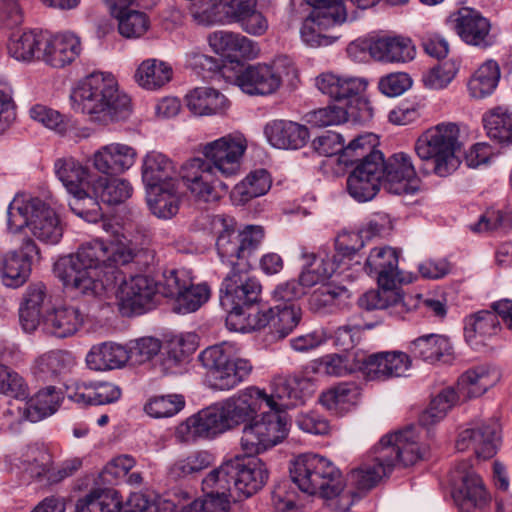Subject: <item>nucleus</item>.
I'll return each instance as SVG.
<instances>
[{
    "mask_svg": "<svg viewBox=\"0 0 512 512\" xmlns=\"http://www.w3.org/2000/svg\"><path fill=\"white\" fill-rule=\"evenodd\" d=\"M271 393L248 387L217 402L229 430L245 424L240 447L258 455L281 443L288 435L286 410L303 402L313 392V383L301 375H277Z\"/></svg>",
    "mask_w": 512,
    "mask_h": 512,
    "instance_id": "nucleus-1",
    "label": "nucleus"
},
{
    "mask_svg": "<svg viewBox=\"0 0 512 512\" xmlns=\"http://www.w3.org/2000/svg\"><path fill=\"white\" fill-rule=\"evenodd\" d=\"M290 476L302 492L330 500V506L336 512H348L354 504L352 492L344 489L340 469L324 456L299 455L292 462Z\"/></svg>",
    "mask_w": 512,
    "mask_h": 512,
    "instance_id": "nucleus-5",
    "label": "nucleus"
},
{
    "mask_svg": "<svg viewBox=\"0 0 512 512\" xmlns=\"http://www.w3.org/2000/svg\"><path fill=\"white\" fill-rule=\"evenodd\" d=\"M96 198L108 205L124 203L133 194V187L127 179L97 176L91 184Z\"/></svg>",
    "mask_w": 512,
    "mask_h": 512,
    "instance_id": "nucleus-50",
    "label": "nucleus"
},
{
    "mask_svg": "<svg viewBox=\"0 0 512 512\" xmlns=\"http://www.w3.org/2000/svg\"><path fill=\"white\" fill-rule=\"evenodd\" d=\"M233 473V463L230 458L210 471L202 480L204 496L224 512H228L231 502H237Z\"/></svg>",
    "mask_w": 512,
    "mask_h": 512,
    "instance_id": "nucleus-23",
    "label": "nucleus"
},
{
    "mask_svg": "<svg viewBox=\"0 0 512 512\" xmlns=\"http://www.w3.org/2000/svg\"><path fill=\"white\" fill-rule=\"evenodd\" d=\"M212 226L217 233L216 250L221 261L231 270L249 271L250 257L264 239L263 228L247 225L238 231L235 219L225 215H215Z\"/></svg>",
    "mask_w": 512,
    "mask_h": 512,
    "instance_id": "nucleus-6",
    "label": "nucleus"
},
{
    "mask_svg": "<svg viewBox=\"0 0 512 512\" xmlns=\"http://www.w3.org/2000/svg\"><path fill=\"white\" fill-rule=\"evenodd\" d=\"M246 149V138L235 132L203 144L200 151L217 172L225 178H231L240 173L241 159Z\"/></svg>",
    "mask_w": 512,
    "mask_h": 512,
    "instance_id": "nucleus-14",
    "label": "nucleus"
},
{
    "mask_svg": "<svg viewBox=\"0 0 512 512\" xmlns=\"http://www.w3.org/2000/svg\"><path fill=\"white\" fill-rule=\"evenodd\" d=\"M248 271L231 270L220 288V304L227 311L226 326L229 330L241 332L237 323L246 326L250 311L260 299L261 285L247 275Z\"/></svg>",
    "mask_w": 512,
    "mask_h": 512,
    "instance_id": "nucleus-8",
    "label": "nucleus"
},
{
    "mask_svg": "<svg viewBox=\"0 0 512 512\" xmlns=\"http://www.w3.org/2000/svg\"><path fill=\"white\" fill-rule=\"evenodd\" d=\"M213 462L207 451H196L186 457L177 459L168 468V476L177 481L208 468Z\"/></svg>",
    "mask_w": 512,
    "mask_h": 512,
    "instance_id": "nucleus-57",
    "label": "nucleus"
},
{
    "mask_svg": "<svg viewBox=\"0 0 512 512\" xmlns=\"http://www.w3.org/2000/svg\"><path fill=\"white\" fill-rule=\"evenodd\" d=\"M76 363V358L71 352L51 350L35 359L32 373L38 381L65 383Z\"/></svg>",
    "mask_w": 512,
    "mask_h": 512,
    "instance_id": "nucleus-27",
    "label": "nucleus"
},
{
    "mask_svg": "<svg viewBox=\"0 0 512 512\" xmlns=\"http://www.w3.org/2000/svg\"><path fill=\"white\" fill-rule=\"evenodd\" d=\"M321 365L328 375L346 376L356 371L363 373L364 356L357 358L354 354H329L322 358Z\"/></svg>",
    "mask_w": 512,
    "mask_h": 512,
    "instance_id": "nucleus-61",
    "label": "nucleus"
},
{
    "mask_svg": "<svg viewBox=\"0 0 512 512\" xmlns=\"http://www.w3.org/2000/svg\"><path fill=\"white\" fill-rule=\"evenodd\" d=\"M353 171L347 178V190L349 195L358 202L372 200L379 192L381 179V151L373 147L364 154L358 156Z\"/></svg>",
    "mask_w": 512,
    "mask_h": 512,
    "instance_id": "nucleus-16",
    "label": "nucleus"
},
{
    "mask_svg": "<svg viewBox=\"0 0 512 512\" xmlns=\"http://www.w3.org/2000/svg\"><path fill=\"white\" fill-rule=\"evenodd\" d=\"M118 283L116 298L122 315L142 314L156 306L158 284L153 278L136 275L125 279L120 271V278L110 289Z\"/></svg>",
    "mask_w": 512,
    "mask_h": 512,
    "instance_id": "nucleus-13",
    "label": "nucleus"
},
{
    "mask_svg": "<svg viewBox=\"0 0 512 512\" xmlns=\"http://www.w3.org/2000/svg\"><path fill=\"white\" fill-rule=\"evenodd\" d=\"M345 21L326 15L321 10H313L303 22L300 30L302 41L309 47L317 48L333 44L338 37L328 35L326 30Z\"/></svg>",
    "mask_w": 512,
    "mask_h": 512,
    "instance_id": "nucleus-36",
    "label": "nucleus"
},
{
    "mask_svg": "<svg viewBox=\"0 0 512 512\" xmlns=\"http://www.w3.org/2000/svg\"><path fill=\"white\" fill-rule=\"evenodd\" d=\"M374 45V59L378 61L404 63L415 56L414 46L408 38L379 37Z\"/></svg>",
    "mask_w": 512,
    "mask_h": 512,
    "instance_id": "nucleus-49",
    "label": "nucleus"
},
{
    "mask_svg": "<svg viewBox=\"0 0 512 512\" xmlns=\"http://www.w3.org/2000/svg\"><path fill=\"white\" fill-rule=\"evenodd\" d=\"M40 324L46 334L64 339L79 331L84 324V315L75 306L60 305L48 309Z\"/></svg>",
    "mask_w": 512,
    "mask_h": 512,
    "instance_id": "nucleus-31",
    "label": "nucleus"
},
{
    "mask_svg": "<svg viewBox=\"0 0 512 512\" xmlns=\"http://www.w3.org/2000/svg\"><path fill=\"white\" fill-rule=\"evenodd\" d=\"M137 150L128 144L113 142L99 147L92 156L93 167L104 175H121L136 162Z\"/></svg>",
    "mask_w": 512,
    "mask_h": 512,
    "instance_id": "nucleus-25",
    "label": "nucleus"
},
{
    "mask_svg": "<svg viewBox=\"0 0 512 512\" xmlns=\"http://www.w3.org/2000/svg\"><path fill=\"white\" fill-rule=\"evenodd\" d=\"M33 120L41 123L48 129L62 136H78L74 131V125L70 119L65 118L58 111L44 105H35L30 109Z\"/></svg>",
    "mask_w": 512,
    "mask_h": 512,
    "instance_id": "nucleus-60",
    "label": "nucleus"
},
{
    "mask_svg": "<svg viewBox=\"0 0 512 512\" xmlns=\"http://www.w3.org/2000/svg\"><path fill=\"white\" fill-rule=\"evenodd\" d=\"M65 394L80 405H105L121 397V389L109 382L65 384Z\"/></svg>",
    "mask_w": 512,
    "mask_h": 512,
    "instance_id": "nucleus-34",
    "label": "nucleus"
},
{
    "mask_svg": "<svg viewBox=\"0 0 512 512\" xmlns=\"http://www.w3.org/2000/svg\"><path fill=\"white\" fill-rule=\"evenodd\" d=\"M459 399L460 397L454 388L446 387L442 389L431 400L429 407L421 413L419 417L420 424L430 426L441 421Z\"/></svg>",
    "mask_w": 512,
    "mask_h": 512,
    "instance_id": "nucleus-56",
    "label": "nucleus"
},
{
    "mask_svg": "<svg viewBox=\"0 0 512 512\" xmlns=\"http://www.w3.org/2000/svg\"><path fill=\"white\" fill-rule=\"evenodd\" d=\"M172 76L173 69L170 64L160 59L150 58L139 64L134 79L143 89L156 91L169 83Z\"/></svg>",
    "mask_w": 512,
    "mask_h": 512,
    "instance_id": "nucleus-46",
    "label": "nucleus"
},
{
    "mask_svg": "<svg viewBox=\"0 0 512 512\" xmlns=\"http://www.w3.org/2000/svg\"><path fill=\"white\" fill-rule=\"evenodd\" d=\"M210 295L211 289L207 283L193 284L192 282L175 299L173 311L179 314L195 312L208 301Z\"/></svg>",
    "mask_w": 512,
    "mask_h": 512,
    "instance_id": "nucleus-59",
    "label": "nucleus"
},
{
    "mask_svg": "<svg viewBox=\"0 0 512 512\" xmlns=\"http://www.w3.org/2000/svg\"><path fill=\"white\" fill-rule=\"evenodd\" d=\"M271 183V177L267 170L256 169L234 187L232 198L237 204L243 205L252 198L266 194L271 187Z\"/></svg>",
    "mask_w": 512,
    "mask_h": 512,
    "instance_id": "nucleus-54",
    "label": "nucleus"
},
{
    "mask_svg": "<svg viewBox=\"0 0 512 512\" xmlns=\"http://www.w3.org/2000/svg\"><path fill=\"white\" fill-rule=\"evenodd\" d=\"M315 85L321 93L339 101L363 92L366 89L367 82L363 78L340 76L326 72L316 77Z\"/></svg>",
    "mask_w": 512,
    "mask_h": 512,
    "instance_id": "nucleus-38",
    "label": "nucleus"
},
{
    "mask_svg": "<svg viewBox=\"0 0 512 512\" xmlns=\"http://www.w3.org/2000/svg\"><path fill=\"white\" fill-rule=\"evenodd\" d=\"M50 462L51 454L45 448L34 445L28 446L13 459L12 468L29 478L42 481Z\"/></svg>",
    "mask_w": 512,
    "mask_h": 512,
    "instance_id": "nucleus-48",
    "label": "nucleus"
},
{
    "mask_svg": "<svg viewBox=\"0 0 512 512\" xmlns=\"http://www.w3.org/2000/svg\"><path fill=\"white\" fill-rule=\"evenodd\" d=\"M216 172L211 163L204 158L195 157L181 166L179 175L197 200L215 202L220 198V191L228 190V185L216 176Z\"/></svg>",
    "mask_w": 512,
    "mask_h": 512,
    "instance_id": "nucleus-15",
    "label": "nucleus"
},
{
    "mask_svg": "<svg viewBox=\"0 0 512 512\" xmlns=\"http://www.w3.org/2000/svg\"><path fill=\"white\" fill-rule=\"evenodd\" d=\"M30 219L32 235L44 244L55 245L63 236V227L56 212L42 201H35Z\"/></svg>",
    "mask_w": 512,
    "mask_h": 512,
    "instance_id": "nucleus-37",
    "label": "nucleus"
},
{
    "mask_svg": "<svg viewBox=\"0 0 512 512\" xmlns=\"http://www.w3.org/2000/svg\"><path fill=\"white\" fill-rule=\"evenodd\" d=\"M381 179L387 192L395 195L414 194L418 190V179L412 157L398 152L384 160L381 153Z\"/></svg>",
    "mask_w": 512,
    "mask_h": 512,
    "instance_id": "nucleus-18",
    "label": "nucleus"
},
{
    "mask_svg": "<svg viewBox=\"0 0 512 512\" xmlns=\"http://www.w3.org/2000/svg\"><path fill=\"white\" fill-rule=\"evenodd\" d=\"M189 111L196 116H212L225 112L228 108L227 98L211 87H196L185 96Z\"/></svg>",
    "mask_w": 512,
    "mask_h": 512,
    "instance_id": "nucleus-39",
    "label": "nucleus"
},
{
    "mask_svg": "<svg viewBox=\"0 0 512 512\" xmlns=\"http://www.w3.org/2000/svg\"><path fill=\"white\" fill-rule=\"evenodd\" d=\"M423 455L424 449L419 443L417 428L409 425L381 437L367 458L350 471L348 482L359 491L370 490L397 465H414Z\"/></svg>",
    "mask_w": 512,
    "mask_h": 512,
    "instance_id": "nucleus-3",
    "label": "nucleus"
},
{
    "mask_svg": "<svg viewBox=\"0 0 512 512\" xmlns=\"http://www.w3.org/2000/svg\"><path fill=\"white\" fill-rule=\"evenodd\" d=\"M81 44L77 36L71 33L50 35L43 33L40 60L54 68H63L71 64L80 54Z\"/></svg>",
    "mask_w": 512,
    "mask_h": 512,
    "instance_id": "nucleus-28",
    "label": "nucleus"
},
{
    "mask_svg": "<svg viewBox=\"0 0 512 512\" xmlns=\"http://www.w3.org/2000/svg\"><path fill=\"white\" fill-rule=\"evenodd\" d=\"M191 2L189 12L200 25H213L224 22V7L221 0H189Z\"/></svg>",
    "mask_w": 512,
    "mask_h": 512,
    "instance_id": "nucleus-62",
    "label": "nucleus"
},
{
    "mask_svg": "<svg viewBox=\"0 0 512 512\" xmlns=\"http://www.w3.org/2000/svg\"><path fill=\"white\" fill-rule=\"evenodd\" d=\"M54 172L58 180L73 195L69 203L72 212L87 222L95 223L102 218L101 207L89 195V169L73 157L59 158L54 163Z\"/></svg>",
    "mask_w": 512,
    "mask_h": 512,
    "instance_id": "nucleus-9",
    "label": "nucleus"
},
{
    "mask_svg": "<svg viewBox=\"0 0 512 512\" xmlns=\"http://www.w3.org/2000/svg\"><path fill=\"white\" fill-rule=\"evenodd\" d=\"M63 393L54 386H47L39 390L31 399L29 415L33 421L54 414L61 405Z\"/></svg>",
    "mask_w": 512,
    "mask_h": 512,
    "instance_id": "nucleus-58",
    "label": "nucleus"
},
{
    "mask_svg": "<svg viewBox=\"0 0 512 512\" xmlns=\"http://www.w3.org/2000/svg\"><path fill=\"white\" fill-rule=\"evenodd\" d=\"M302 318V310L296 303L277 304L267 310H255L246 322V326L237 323L241 333L267 329L266 345L285 339L298 326Z\"/></svg>",
    "mask_w": 512,
    "mask_h": 512,
    "instance_id": "nucleus-12",
    "label": "nucleus"
},
{
    "mask_svg": "<svg viewBox=\"0 0 512 512\" xmlns=\"http://www.w3.org/2000/svg\"><path fill=\"white\" fill-rule=\"evenodd\" d=\"M298 71L287 56H280L269 64L249 65L236 77L240 89L250 95H270L276 92L284 81L294 84Z\"/></svg>",
    "mask_w": 512,
    "mask_h": 512,
    "instance_id": "nucleus-11",
    "label": "nucleus"
},
{
    "mask_svg": "<svg viewBox=\"0 0 512 512\" xmlns=\"http://www.w3.org/2000/svg\"><path fill=\"white\" fill-rule=\"evenodd\" d=\"M43 31H28L14 34L8 43L7 49L11 57L18 61L30 62L40 60Z\"/></svg>",
    "mask_w": 512,
    "mask_h": 512,
    "instance_id": "nucleus-53",
    "label": "nucleus"
},
{
    "mask_svg": "<svg viewBox=\"0 0 512 512\" xmlns=\"http://www.w3.org/2000/svg\"><path fill=\"white\" fill-rule=\"evenodd\" d=\"M245 455L231 458L237 502L256 494L264 487L269 477L266 464L261 459L253 457L254 455Z\"/></svg>",
    "mask_w": 512,
    "mask_h": 512,
    "instance_id": "nucleus-19",
    "label": "nucleus"
},
{
    "mask_svg": "<svg viewBox=\"0 0 512 512\" xmlns=\"http://www.w3.org/2000/svg\"><path fill=\"white\" fill-rule=\"evenodd\" d=\"M306 264L299 275V283L306 289L330 278L340 265L337 255L318 257L314 254H303Z\"/></svg>",
    "mask_w": 512,
    "mask_h": 512,
    "instance_id": "nucleus-45",
    "label": "nucleus"
},
{
    "mask_svg": "<svg viewBox=\"0 0 512 512\" xmlns=\"http://www.w3.org/2000/svg\"><path fill=\"white\" fill-rule=\"evenodd\" d=\"M146 193L147 203L155 216L170 219L177 214L181 201L179 181L147 189Z\"/></svg>",
    "mask_w": 512,
    "mask_h": 512,
    "instance_id": "nucleus-43",
    "label": "nucleus"
},
{
    "mask_svg": "<svg viewBox=\"0 0 512 512\" xmlns=\"http://www.w3.org/2000/svg\"><path fill=\"white\" fill-rule=\"evenodd\" d=\"M403 296L396 291V287H380L379 290H371L363 294L359 300V306L366 310L386 309L391 306L403 305Z\"/></svg>",
    "mask_w": 512,
    "mask_h": 512,
    "instance_id": "nucleus-63",
    "label": "nucleus"
},
{
    "mask_svg": "<svg viewBox=\"0 0 512 512\" xmlns=\"http://www.w3.org/2000/svg\"><path fill=\"white\" fill-rule=\"evenodd\" d=\"M499 437L495 422L475 424L461 431L456 440L458 451H472L478 459L492 458L498 448Z\"/></svg>",
    "mask_w": 512,
    "mask_h": 512,
    "instance_id": "nucleus-24",
    "label": "nucleus"
},
{
    "mask_svg": "<svg viewBox=\"0 0 512 512\" xmlns=\"http://www.w3.org/2000/svg\"><path fill=\"white\" fill-rule=\"evenodd\" d=\"M371 136H359L353 139L347 146H344L343 137L336 133L328 131L325 134L315 138L312 142L314 150L322 156H332L340 153V163L348 166L354 165L358 156H364L372 148L368 140Z\"/></svg>",
    "mask_w": 512,
    "mask_h": 512,
    "instance_id": "nucleus-21",
    "label": "nucleus"
},
{
    "mask_svg": "<svg viewBox=\"0 0 512 512\" xmlns=\"http://www.w3.org/2000/svg\"><path fill=\"white\" fill-rule=\"evenodd\" d=\"M459 136L456 123L443 122L423 132L416 140L414 150L422 161L431 163L435 175L447 177L460 165L456 155L461 148Z\"/></svg>",
    "mask_w": 512,
    "mask_h": 512,
    "instance_id": "nucleus-7",
    "label": "nucleus"
},
{
    "mask_svg": "<svg viewBox=\"0 0 512 512\" xmlns=\"http://www.w3.org/2000/svg\"><path fill=\"white\" fill-rule=\"evenodd\" d=\"M229 431L218 403L204 408L187 418L177 427V436L189 442L196 439H213Z\"/></svg>",
    "mask_w": 512,
    "mask_h": 512,
    "instance_id": "nucleus-20",
    "label": "nucleus"
},
{
    "mask_svg": "<svg viewBox=\"0 0 512 512\" xmlns=\"http://www.w3.org/2000/svg\"><path fill=\"white\" fill-rule=\"evenodd\" d=\"M199 360L210 375L211 387L228 391L237 387L252 372L249 360L235 357L234 346L223 342L203 350Z\"/></svg>",
    "mask_w": 512,
    "mask_h": 512,
    "instance_id": "nucleus-10",
    "label": "nucleus"
},
{
    "mask_svg": "<svg viewBox=\"0 0 512 512\" xmlns=\"http://www.w3.org/2000/svg\"><path fill=\"white\" fill-rule=\"evenodd\" d=\"M40 258V250L31 238H25L21 245L5 253L0 252V278L4 286L18 288L29 279L32 264Z\"/></svg>",
    "mask_w": 512,
    "mask_h": 512,
    "instance_id": "nucleus-17",
    "label": "nucleus"
},
{
    "mask_svg": "<svg viewBox=\"0 0 512 512\" xmlns=\"http://www.w3.org/2000/svg\"><path fill=\"white\" fill-rule=\"evenodd\" d=\"M142 181L147 190L179 180L173 162L164 154L152 151L143 158Z\"/></svg>",
    "mask_w": 512,
    "mask_h": 512,
    "instance_id": "nucleus-41",
    "label": "nucleus"
},
{
    "mask_svg": "<svg viewBox=\"0 0 512 512\" xmlns=\"http://www.w3.org/2000/svg\"><path fill=\"white\" fill-rule=\"evenodd\" d=\"M118 21L119 33L126 38H138L148 29V18L145 13L132 9L121 10L119 15H112Z\"/></svg>",
    "mask_w": 512,
    "mask_h": 512,
    "instance_id": "nucleus-64",
    "label": "nucleus"
},
{
    "mask_svg": "<svg viewBox=\"0 0 512 512\" xmlns=\"http://www.w3.org/2000/svg\"><path fill=\"white\" fill-rule=\"evenodd\" d=\"M267 141L278 149H300L309 139L306 126L289 120H273L264 127Z\"/></svg>",
    "mask_w": 512,
    "mask_h": 512,
    "instance_id": "nucleus-35",
    "label": "nucleus"
},
{
    "mask_svg": "<svg viewBox=\"0 0 512 512\" xmlns=\"http://www.w3.org/2000/svg\"><path fill=\"white\" fill-rule=\"evenodd\" d=\"M409 353L414 357L428 363H434L448 356L452 352V345L446 336L427 334L410 342Z\"/></svg>",
    "mask_w": 512,
    "mask_h": 512,
    "instance_id": "nucleus-47",
    "label": "nucleus"
},
{
    "mask_svg": "<svg viewBox=\"0 0 512 512\" xmlns=\"http://www.w3.org/2000/svg\"><path fill=\"white\" fill-rule=\"evenodd\" d=\"M451 18L456 33L466 44L479 48H487L493 44L490 22L479 11L463 7Z\"/></svg>",
    "mask_w": 512,
    "mask_h": 512,
    "instance_id": "nucleus-22",
    "label": "nucleus"
},
{
    "mask_svg": "<svg viewBox=\"0 0 512 512\" xmlns=\"http://www.w3.org/2000/svg\"><path fill=\"white\" fill-rule=\"evenodd\" d=\"M121 499L118 492L111 488H93L75 505V512H118Z\"/></svg>",
    "mask_w": 512,
    "mask_h": 512,
    "instance_id": "nucleus-52",
    "label": "nucleus"
},
{
    "mask_svg": "<svg viewBox=\"0 0 512 512\" xmlns=\"http://www.w3.org/2000/svg\"><path fill=\"white\" fill-rule=\"evenodd\" d=\"M499 373L488 366H478L467 370L457 383L456 393L466 400L483 395L499 380Z\"/></svg>",
    "mask_w": 512,
    "mask_h": 512,
    "instance_id": "nucleus-40",
    "label": "nucleus"
},
{
    "mask_svg": "<svg viewBox=\"0 0 512 512\" xmlns=\"http://www.w3.org/2000/svg\"><path fill=\"white\" fill-rule=\"evenodd\" d=\"M49 298L46 287L42 283L32 284L28 287L24 302L19 309V321L25 332H33L42 320V309Z\"/></svg>",
    "mask_w": 512,
    "mask_h": 512,
    "instance_id": "nucleus-44",
    "label": "nucleus"
},
{
    "mask_svg": "<svg viewBox=\"0 0 512 512\" xmlns=\"http://www.w3.org/2000/svg\"><path fill=\"white\" fill-rule=\"evenodd\" d=\"M399 255L396 249L383 246L370 251L365 263V270L377 278L379 287H396L403 282L398 269Z\"/></svg>",
    "mask_w": 512,
    "mask_h": 512,
    "instance_id": "nucleus-29",
    "label": "nucleus"
},
{
    "mask_svg": "<svg viewBox=\"0 0 512 512\" xmlns=\"http://www.w3.org/2000/svg\"><path fill=\"white\" fill-rule=\"evenodd\" d=\"M134 250L121 239H93L75 253L60 257L53 267L55 276L66 288L83 295L100 296L120 278V266L128 264Z\"/></svg>",
    "mask_w": 512,
    "mask_h": 512,
    "instance_id": "nucleus-2",
    "label": "nucleus"
},
{
    "mask_svg": "<svg viewBox=\"0 0 512 512\" xmlns=\"http://www.w3.org/2000/svg\"><path fill=\"white\" fill-rule=\"evenodd\" d=\"M500 79V68L496 61L488 60L472 75L468 82L470 95L476 99L490 96L496 89Z\"/></svg>",
    "mask_w": 512,
    "mask_h": 512,
    "instance_id": "nucleus-55",
    "label": "nucleus"
},
{
    "mask_svg": "<svg viewBox=\"0 0 512 512\" xmlns=\"http://www.w3.org/2000/svg\"><path fill=\"white\" fill-rule=\"evenodd\" d=\"M490 139L500 145H509L512 140V112L508 106H497L487 111L482 118Z\"/></svg>",
    "mask_w": 512,
    "mask_h": 512,
    "instance_id": "nucleus-51",
    "label": "nucleus"
},
{
    "mask_svg": "<svg viewBox=\"0 0 512 512\" xmlns=\"http://www.w3.org/2000/svg\"><path fill=\"white\" fill-rule=\"evenodd\" d=\"M501 331L499 319L494 312L480 310L464 319V338L474 350H480Z\"/></svg>",
    "mask_w": 512,
    "mask_h": 512,
    "instance_id": "nucleus-33",
    "label": "nucleus"
},
{
    "mask_svg": "<svg viewBox=\"0 0 512 512\" xmlns=\"http://www.w3.org/2000/svg\"><path fill=\"white\" fill-rule=\"evenodd\" d=\"M128 360V350L114 342L93 345L86 355L88 367L95 371L118 369L123 367Z\"/></svg>",
    "mask_w": 512,
    "mask_h": 512,
    "instance_id": "nucleus-42",
    "label": "nucleus"
},
{
    "mask_svg": "<svg viewBox=\"0 0 512 512\" xmlns=\"http://www.w3.org/2000/svg\"><path fill=\"white\" fill-rule=\"evenodd\" d=\"M410 367V356L404 352H378L364 356L363 374L371 380H385L405 376Z\"/></svg>",
    "mask_w": 512,
    "mask_h": 512,
    "instance_id": "nucleus-30",
    "label": "nucleus"
},
{
    "mask_svg": "<svg viewBox=\"0 0 512 512\" xmlns=\"http://www.w3.org/2000/svg\"><path fill=\"white\" fill-rule=\"evenodd\" d=\"M455 473L460 484L454 488L452 496L462 511L482 508L489 502V494L481 477L465 463L460 464Z\"/></svg>",
    "mask_w": 512,
    "mask_h": 512,
    "instance_id": "nucleus-26",
    "label": "nucleus"
},
{
    "mask_svg": "<svg viewBox=\"0 0 512 512\" xmlns=\"http://www.w3.org/2000/svg\"><path fill=\"white\" fill-rule=\"evenodd\" d=\"M212 50L231 61L254 59L259 54V47L253 40L232 31H214L208 36Z\"/></svg>",
    "mask_w": 512,
    "mask_h": 512,
    "instance_id": "nucleus-32",
    "label": "nucleus"
},
{
    "mask_svg": "<svg viewBox=\"0 0 512 512\" xmlns=\"http://www.w3.org/2000/svg\"><path fill=\"white\" fill-rule=\"evenodd\" d=\"M73 108L89 116L92 122L108 125L127 120L132 113L131 99L118 88L110 73L94 72L72 90Z\"/></svg>",
    "mask_w": 512,
    "mask_h": 512,
    "instance_id": "nucleus-4",
    "label": "nucleus"
}]
</instances>
